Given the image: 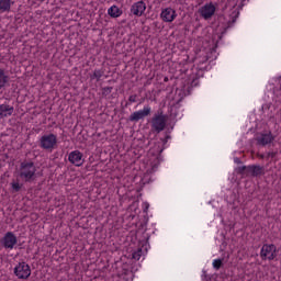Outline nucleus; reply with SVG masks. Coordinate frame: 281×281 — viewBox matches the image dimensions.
I'll list each match as a JSON object with an SVG mask.
<instances>
[{"instance_id":"18","label":"nucleus","mask_w":281,"mask_h":281,"mask_svg":"<svg viewBox=\"0 0 281 281\" xmlns=\"http://www.w3.org/2000/svg\"><path fill=\"white\" fill-rule=\"evenodd\" d=\"M104 76V70L102 69H95L93 74L90 76L92 80H97V82H100V79Z\"/></svg>"},{"instance_id":"13","label":"nucleus","mask_w":281,"mask_h":281,"mask_svg":"<svg viewBox=\"0 0 281 281\" xmlns=\"http://www.w3.org/2000/svg\"><path fill=\"white\" fill-rule=\"evenodd\" d=\"M11 115H14V105L8 103L0 104V120L11 117Z\"/></svg>"},{"instance_id":"5","label":"nucleus","mask_w":281,"mask_h":281,"mask_svg":"<svg viewBox=\"0 0 281 281\" xmlns=\"http://www.w3.org/2000/svg\"><path fill=\"white\" fill-rule=\"evenodd\" d=\"M278 248L273 244H265L260 250V258L263 260H276Z\"/></svg>"},{"instance_id":"27","label":"nucleus","mask_w":281,"mask_h":281,"mask_svg":"<svg viewBox=\"0 0 281 281\" xmlns=\"http://www.w3.org/2000/svg\"><path fill=\"white\" fill-rule=\"evenodd\" d=\"M232 23H236V16L233 18Z\"/></svg>"},{"instance_id":"24","label":"nucleus","mask_w":281,"mask_h":281,"mask_svg":"<svg viewBox=\"0 0 281 281\" xmlns=\"http://www.w3.org/2000/svg\"><path fill=\"white\" fill-rule=\"evenodd\" d=\"M276 155H278L277 151H269V153L267 154V157H268V159H273V158H276Z\"/></svg>"},{"instance_id":"9","label":"nucleus","mask_w":281,"mask_h":281,"mask_svg":"<svg viewBox=\"0 0 281 281\" xmlns=\"http://www.w3.org/2000/svg\"><path fill=\"white\" fill-rule=\"evenodd\" d=\"M83 155L80 153V150H74L68 155V161L72 164V166H76L77 168H80L82 164H85V159H82Z\"/></svg>"},{"instance_id":"14","label":"nucleus","mask_w":281,"mask_h":281,"mask_svg":"<svg viewBox=\"0 0 281 281\" xmlns=\"http://www.w3.org/2000/svg\"><path fill=\"white\" fill-rule=\"evenodd\" d=\"M248 175L251 177H260L265 175V168L258 165L248 166Z\"/></svg>"},{"instance_id":"3","label":"nucleus","mask_w":281,"mask_h":281,"mask_svg":"<svg viewBox=\"0 0 281 281\" xmlns=\"http://www.w3.org/2000/svg\"><path fill=\"white\" fill-rule=\"evenodd\" d=\"M0 245L7 251H12V249H16V245H19V238L13 232H7L0 239Z\"/></svg>"},{"instance_id":"25","label":"nucleus","mask_w":281,"mask_h":281,"mask_svg":"<svg viewBox=\"0 0 281 281\" xmlns=\"http://www.w3.org/2000/svg\"><path fill=\"white\" fill-rule=\"evenodd\" d=\"M112 89H113V88H111V87H106V88H104V91L111 92Z\"/></svg>"},{"instance_id":"21","label":"nucleus","mask_w":281,"mask_h":281,"mask_svg":"<svg viewBox=\"0 0 281 281\" xmlns=\"http://www.w3.org/2000/svg\"><path fill=\"white\" fill-rule=\"evenodd\" d=\"M143 250L142 248H138L136 251L132 254L133 260H139L142 258Z\"/></svg>"},{"instance_id":"7","label":"nucleus","mask_w":281,"mask_h":281,"mask_svg":"<svg viewBox=\"0 0 281 281\" xmlns=\"http://www.w3.org/2000/svg\"><path fill=\"white\" fill-rule=\"evenodd\" d=\"M150 105H145L143 110L136 111L130 115V122H139V120H144L150 115Z\"/></svg>"},{"instance_id":"1","label":"nucleus","mask_w":281,"mask_h":281,"mask_svg":"<svg viewBox=\"0 0 281 281\" xmlns=\"http://www.w3.org/2000/svg\"><path fill=\"white\" fill-rule=\"evenodd\" d=\"M19 177L25 183H32L36 181V166L32 161H23L20 165Z\"/></svg>"},{"instance_id":"2","label":"nucleus","mask_w":281,"mask_h":281,"mask_svg":"<svg viewBox=\"0 0 281 281\" xmlns=\"http://www.w3.org/2000/svg\"><path fill=\"white\" fill-rule=\"evenodd\" d=\"M58 146V136L56 134H45L40 138V147L43 150L52 153Z\"/></svg>"},{"instance_id":"12","label":"nucleus","mask_w":281,"mask_h":281,"mask_svg":"<svg viewBox=\"0 0 281 281\" xmlns=\"http://www.w3.org/2000/svg\"><path fill=\"white\" fill-rule=\"evenodd\" d=\"M160 18L165 23H172L175 19H177V11H175L172 8H167L161 11Z\"/></svg>"},{"instance_id":"10","label":"nucleus","mask_w":281,"mask_h":281,"mask_svg":"<svg viewBox=\"0 0 281 281\" xmlns=\"http://www.w3.org/2000/svg\"><path fill=\"white\" fill-rule=\"evenodd\" d=\"M199 12L202 19L209 21V19H211L212 15L215 14L216 7H214L212 3H206L199 10Z\"/></svg>"},{"instance_id":"6","label":"nucleus","mask_w":281,"mask_h":281,"mask_svg":"<svg viewBox=\"0 0 281 281\" xmlns=\"http://www.w3.org/2000/svg\"><path fill=\"white\" fill-rule=\"evenodd\" d=\"M166 122H168V117L164 115V113L155 114L151 119V128L156 131V133H161L166 128Z\"/></svg>"},{"instance_id":"23","label":"nucleus","mask_w":281,"mask_h":281,"mask_svg":"<svg viewBox=\"0 0 281 281\" xmlns=\"http://www.w3.org/2000/svg\"><path fill=\"white\" fill-rule=\"evenodd\" d=\"M128 102H130V104H133V102H137V94L130 95Z\"/></svg>"},{"instance_id":"4","label":"nucleus","mask_w":281,"mask_h":281,"mask_svg":"<svg viewBox=\"0 0 281 281\" xmlns=\"http://www.w3.org/2000/svg\"><path fill=\"white\" fill-rule=\"evenodd\" d=\"M13 273L18 280H27L32 276V268L25 261H21L14 267Z\"/></svg>"},{"instance_id":"15","label":"nucleus","mask_w":281,"mask_h":281,"mask_svg":"<svg viewBox=\"0 0 281 281\" xmlns=\"http://www.w3.org/2000/svg\"><path fill=\"white\" fill-rule=\"evenodd\" d=\"M10 83V75L5 69L0 68V89H5L7 85Z\"/></svg>"},{"instance_id":"22","label":"nucleus","mask_w":281,"mask_h":281,"mask_svg":"<svg viewBox=\"0 0 281 281\" xmlns=\"http://www.w3.org/2000/svg\"><path fill=\"white\" fill-rule=\"evenodd\" d=\"M11 186H12V189L15 192H20L21 191V184H19V182H12Z\"/></svg>"},{"instance_id":"26","label":"nucleus","mask_w":281,"mask_h":281,"mask_svg":"<svg viewBox=\"0 0 281 281\" xmlns=\"http://www.w3.org/2000/svg\"><path fill=\"white\" fill-rule=\"evenodd\" d=\"M234 161L235 164H240V158H235Z\"/></svg>"},{"instance_id":"16","label":"nucleus","mask_w":281,"mask_h":281,"mask_svg":"<svg viewBox=\"0 0 281 281\" xmlns=\"http://www.w3.org/2000/svg\"><path fill=\"white\" fill-rule=\"evenodd\" d=\"M15 0H0V12H10L14 5Z\"/></svg>"},{"instance_id":"11","label":"nucleus","mask_w":281,"mask_h":281,"mask_svg":"<svg viewBox=\"0 0 281 281\" xmlns=\"http://www.w3.org/2000/svg\"><path fill=\"white\" fill-rule=\"evenodd\" d=\"M276 139V136L271 132L261 133L259 136H257V144L259 146H268V144H271Z\"/></svg>"},{"instance_id":"8","label":"nucleus","mask_w":281,"mask_h":281,"mask_svg":"<svg viewBox=\"0 0 281 281\" xmlns=\"http://www.w3.org/2000/svg\"><path fill=\"white\" fill-rule=\"evenodd\" d=\"M131 14L133 16H143L144 13L146 12V2L145 1H137L132 4L130 9Z\"/></svg>"},{"instance_id":"17","label":"nucleus","mask_w":281,"mask_h":281,"mask_svg":"<svg viewBox=\"0 0 281 281\" xmlns=\"http://www.w3.org/2000/svg\"><path fill=\"white\" fill-rule=\"evenodd\" d=\"M108 14L111 16V19H120L124 12L117 5H112L108 9Z\"/></svg>"},{"instance_id":"20","label":"nucleus","mask_w":281,"mask_h":281,"mask_svg":"<svg viewBox=\"0 0 281 281\" xmlns=\"http://www.w3.org/2000/svg\"><path fill=\"white\" fill-rule=\"evenodd\" d=\"M222 267H223V259L213 260V269H216V271H218V269H221Z\"/></svg>"},{"instance_id":"19","label":"nucleus","mask_w":281,"mask_h":281,"mask_svg":"<svg viewBox=\"0 0 281 281\" xmlns=\"http://www.w3.org/2000/svg\"><path fill=\"white\" fill-rule=\"evenodd\" d=\"M249 166H241V167H237L236 168V173L237 175H245V171L247 172V175H249Z\"/></svg>"}]
</instances>
